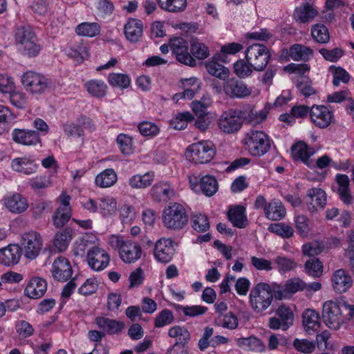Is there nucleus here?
<instances>
[{
    "mask_svg": "<svg viewBox=\"0 0 354 354\" xmlns=\"http://www.w3.org/2000/svg\"><path fill=\"white\" fill-rule=\"evenodd\" d=\"M322 319L330 328L337 330L346 320H354V301H327L323 305Z\"/></svg>",
    "mask_w": 354,
    "mask_h": 354,
    "instance_id": "nucleus-1",
    "label": "nucleus"
},
{
    "mask_svg": "<svg viewBox=\"0 0 354 354\" xmlns=\"http://www.w3.org/2000/svg\"><path fill=\"white\" fill-rule=\"evenodd\" d=\"M188 216L184 207L179 203H174L166 207L162 212L164 225L172 230H180L187 223Z\"/></svg>",
    "mask_w": 354,
    "mask_h": 354,
    "instance_id": "nucleus-2",
    "label": "nucleus"
},
{
    "mask_svg": "<svg viewBox=\"0 0 354 354\" xmlns=\"http://www.w3.org/2000/svg\"><path fill=\"white\" fill-rule=\"evenodd\" d=\"M216 154L214 145L210 141H201L189 145L185 156L189 161L196 164L209 162Z\"/></svg>",
    "mask_w": 354,
    "mask_h": 354,
    "instance_id": "nucleus-3",
    "label": "nucleus"
},
{
    "mask_svg": "<svg viewBox=\"0 0 354 354\" xmlns=\"http://www.w3.org/2000/svg\"><path fill=\"white\" fill-rule=\"evenodd\" d=\"M268 283L266 282H259L252 288L249 295V303L254 312L262 313L272 304V295L268 291Z\"/></svg>",
    "mask_w": 354,
    "mask_h": 354,
    "instance_id": "nucleus-4",
    "label": "nucleus"
},
{
    "mask_svg": "<svg viewBox=\"0 0 354 354\" xmlns=\"http://www.w3.org/2000/svg\"><path fill=\"white\" fill-rule=\"evenodd\" d=\"M245 54L248 63L257 71H263L271 58L269 48L259 43L249 46L246 48Z\"/></svg>",
    "mask_w": 354,
    "mask_h": 354,
    "instance_id": "nucleus-5",
    "label": "nucleus"
},
{
    "mask_svg": "<svg viewBox=\"0 0 354 354\" xmlns=\"http://www.w3.org/2000/svg\"><path fill=\"white\" fill-rule=\"evenodd\" d=\"M246 118L245 111L239 109H229L219 117L217 124L219 129L225 133L231 134L237 132Z\"/></svg>",
    "mask_w": 354,
    "mask_h": 354,
    "instance_id": "nucleus-6",
    "label": "nucleus"
},
{
    "mask_svg": "<svg viewBox=\"0 0 354 354\" xmlns=\"http://www.w3.org/2000/svg\"><path fill=\"white\" fill-rule=\"evenodd\" d=\"M245 144L254 156H261L270 149L268 136L261 131H251L246 134Z\"/></svg>",
    "mask_w": 354,
    "mask_h": 354,
    "instance_id": "nucleus-7",
    "label": "nucleus"
},
{
    "mask_svg": "<svg viewBox=\"0 0 354 354\" xmlns=\"http://www.w3.org/2000/svg\"><path fill=\"white\" fill-rule=\"evenodd\" d=\"M42 247V239L39 233L30 231L21 237V250L24 257L28 259H35L39 254Z\"/></svg>",
    "mask_w": 354,
    "mask_h": 354,
    "instance_id": "nucleus-8",
    "label": "nucleus"
},
{
    "mask_svg": "<svg viewBox=\"0 0 354 354\" xmlns=\"http://www.w3.org/2000/svg\"><path fill=\"white\" fill-rule=\"evenodd\" d=\"M21 83L25 89L32 94H41L48 88L46 77L34 71H27L21 76Z\"/></svg>",
    "mask_w": 354,
    "mask_h": 354,
    "instance_id": "nucleus-9",
    "label": "nucleus"
},
{
    "mask_svg": "<svg viewBox=\"0 0 354 354\" xmlns=\"http://www.w3.org/2000/svg\"><path fill=\"white\" fill-rule=\"evenodd\" d=\"M277 317H272L269 319V327L272 330L281 329L287 330L294 322V313L292 309L285 305H280L276 310Z\"/></svg>",
    "mask_w": 354,
    "mask_h": 354,
    "instance_id": "nucleus-10",
    "label": "nucleus"
},
{
    "mask_svg": "<svg viewBox=\"0 0 354 354\" xmlns=\"http://www.w3.org/2000/svg\"><path fill=\"white\" fill-rule=\"evenodd\" d=\"M170 47L179 62L190 66L196 65V60L188 53V43L185 39L182 37L171 39Z\"/></svg>",
    "mask_w": 354,
    "mask_h": 354,
    "instance_id": "nucleus-11",
    "label": "nucleus"
},
{
    "mask_svg": "<svg viewBox=\"0 0 354 354\" xmlns=\"http://www.w3.org/2000/svg\"><path fill=\"white\" fill-rule=\"evenodd\" d=\"M311 122L317 127H328L334 119L333 113L324 105H313L310 109Z\"/></svg>",
    "mask_w": 354,
    "mask_h": 354,
    "instance_id": "nucleus-12",
    "label": "nucleus"
},
{
    "mask_svg": "<svg viewBox=\"0 0 354 354\" xmlns=\"http://www.w3.org/2000/svg\"><path fill=\"white\" fill-rule=\"evenodd\" d=\"M175 254L174 242L171 239L162 238L154 245L155 259L161 263L169 262Z\"/></svg>",
    "mask_w": 354,
    "mask_h": 354,
    "instance_id": "nucleus-13",
    "label": "nucleus"
},
{
    "mask_svg": "<svg viewBox=\"0 0 354 354\" xmlns=\"http://www.w3.org/2000/svg\"><path fill=\"white\" fill-rule=\"evenodd\" d=\"M223 90L225 93L231 98H245L252 93V89L250 87H248L243 82L235 78H231L225 82Z\"/></svg>",
    "mask_w": 354,
    "mask_h": 354,
    "instance_id": "nucleus-14",
    "label": "nucleus"
},
{
    "mask_svg": "<svg viewBox=\"0 0 354 354\" xmlns=\"http://www.w3.org/2000/svg\"><path fill=\"white\" fill-rule=\"evenodd\" d=\"M52 277L58 281H66L73 274V268L69 261L64 257H59L53 262L51 269Z\"/></svg>",
    "mask_w": 354,
    "mask_h": 354,
    "instance_id": "nucleus-15",
    "label": "nucleus"
},
{
    "mask_svg": "<svg viewBox=\"0 0 354 354\" xmlns=\"http://www.w3.org/2000/svg\"><path fill=\"white\" fill-rule=\"evenodd\" d=\"M109 261L110 257L108 253L98 247H93L87 252L88 264L94 270H104L108 266Z\"/></svg>",
    "mask_w": 354,
    "mask_h": 354,
    "instance_id": "nucleus-16",
    "label": "nucleus"
},
{
    "mask_svg": "<svg viewBox=\"0 0 354 354\" xmlns=\"http://www.w3.org/2000/svg\"><path fill=\"white\" fill-rule=\"evenodd\" d=\"M21 256L19 245L10 244L0 249V263L6 266H12L18 263Z\"/></svg>",
    "mask_w": 354,
    "mask_h": 354,
    "instance_id": "nucleus-17",
    "label": "nucleus"
},
{
    "mask_svg": "<svg viewBox=\"0 0 354 354\" xmlns=\"http://www.w3.org/2000/svg\"><path fill=\"white\" fill-rule=\"evenodd\" d=\"M353 283L352 277L344 269L337 270L333 274L332 285L337 293L346 292L352 287Z\"/></svg>",
    "mask_w": 354,
    "mask_h": 354,
    "instance_id": "nucleus-18",
    "label": "nucleus"
},
{
    "mask_svg": "<svg viewBox=\"0 0 354 354\" xmlns=\"http://www.w3.org/2000/svg\"><path fill=\"white\" fill-rule=\"evenodd\" d=\"M14 142L24 145H35L41 143L39 133L36 131L15 129L12 132Z\"/></svg>",
    "mask_w": 354,
    "mask_h": 354,
    "instance_id": "nucleus-19",
    "label": "nucleus"
},
{
    "mask_svg": "<svg viewBox=\"0 0 354 354\" xmlns=\"http://www.w3.org/2000/svg\"><path fill=\"white\" fill-rule=\"evenodd\" d=\"M314 152V150L310 149L308 145L302 141L297 142L291 147V153L292 157L295 160H301L306 166L310 168H313L315 166L313 160L310 159V156L313 155Z\"/></svg>",
    "mask_w": 354,
    "mask_h": 354,
    "instance_id": "nucleus-20",
    "label": "nucleus"
},
{
    "mask_svg": "<svg viewBox=\"0 0 354 354\" xmlns=\"http://www.w3.org/2000/svg\"><path fill=\"white\" fill-rule=\"evenodd\" d=\"M142 253V248L138 243L126 241L119 254L120 259L124 262L131 263L140 259Z\"/></svg>",
    "mask_w": 354,
    "mask_h": 354,
    "instance_id": "nucleus-21",
    "label": "nucleus"
},
{
    "mask_svg": "<svg viewBox=\"0 0 354 354\" xmlns=\"http://www.w3.org/2000/svg\"><path fill=\"white\" fill-rule=\"evenodd\" d=\"M95 323L104 333L105 335H115L120 333L124 328V322L105 317H97Z\"/></svg>",
    "mask_w": 354,
    "mask_h": 354,
    "instance_id": "nucleus-22",
    "label": "nucleus"
},
{
    "mask_svg": "<svg viewBox=\"0 0 354 354\" xmlns=\"http://www.w3.org/2000/svg\"><path fill=\"white\" fill-rule=\"evenodd\" d=\"M326 202V196L324 190L320 188H312L308 192L306 204L308 211L313 212L319 207L324 208Z\"/></svg>",
    "mask_w": 354,
    "mask_h": 354,
    "instance_id": "nucleus-23",
    "label": "nucleus"
},
{
    "mask_svg": "<svg viewBox=\"0 0 354 354\" xmlns=\"http://www.w3.org/2000/svg\"><path fill=\"white\" fill-rule=\"evenodd\" d=\"M46 281L40 277H34L30 280L24 290V294L31 299H39L46 292Z\"/></svg>",
    "mask_w": 354,
    "mask_h": 354,
    "instance_id": "nucleus-24",
    "label": "nucleus"
},
{
    "mask_svg": "<svg viewBox=\"0 0 354 354\" xmlns=\"http://www.w3.org/2000/svg\"><path fill=\"white\" fill-rule=\"evenodd\" d=\"M302 323L304 330L309 335L317 331L320 326L319 314L313 309H306L302 313Z\"/></svg>",
    "mask_w": 354,
    "mask_h": 354,
    "instance_id": "nucleus-25",
    "label": "nucleus"
},
{
    "mask_svg": "<svg viewBox=\"0 0 354 354\" xmlns=\"http://www.w3.org/2000/svg\"><path fill=\"white\" fill-rule=\"evenodd\" d=\"M124 32L127 40L132 43L138 42L143 32L142 21L134 18L129 19L124 25Z\"/></svg>",
    "mask_w": 354,
    "mask_h": 354,
    "instance_id": "nucleus-26",
    "label": "nucleus"
},
{
    "mask_svg": "<svg viewBox=\"0 0 354 354\" xmlns=\"http://www.w3.org/2000/svg\"><path fill=\"white\" fill-rule=\"evenodd\" d=\"M335 183L337 187L336 192L338 194L340 199L346 204H350L352 201V196L350 190V179L346 174H338L335 176Z\"/></svg>",
    "mask_w": 354,
    "mask_h": 354,
    "instance_id": "nucleus-27",
    "label": "nucleus"
},
{
    "mask_svg": "<svg viewBox=\"0 0 354 354\" xmlns=\"http://www.w3.org/2000/svg\"><path fill=\"white\" fill-rule=\"evenodd\" d=\"M227 218L238 228H244L248 225L245 208L242 205L232 206L227 212Z\"/></svg>",
    "mask_w": 354,
    "mask_h": 354,
    "instance_id": "nucleus-28",
    "label": "nucleus"
},
{
    "mask_svg": "<svg viewBox=\"0 0 354 354\" xmlns=\"http://www.w3.org/2000/svg\"><path fill=\"white\" fill-rule=\"evenodd\" d=\"M73 236L71 227H67L58 231L54 236L53 245L59 252H64L68 247Z\"/></svg>",
    "mask_w": 354,
    "mask_h": 354,
    "instance_id": "nucleus-29",
    "label": "nucleus"
},
{
    "mask_svg": "<svg viewBox=\"0 0 354 354\" xmlns=\"http://www.w3.org/2000/svg\"><path fill=\"white\" fill-rule=\"evenodd\" d=\"M4 203L11 212L15 214H21L25 212L28 207L26 198L20 194H14L10 196L6 197L4 200Z\"/></svg>",
    "mask_w": 354,
    "mask_h": 354,
    "instance_id": "nucleus-30",
    "label": "nucleus"
},
{
    "mask_svg": "<svg viewBox=\"0 0 354 354\" xmlns=\"http://www.w3.org/2000/svg\"><path fill=\"white\" fill-rule=\"evenodd\" d=\"M264 214L269 220L279 221L285 217L286 211L280 201L272 200L268 203V209Z\"/></svg>",
    "mask_w": 354,
    "mask_h": 354,
    "instance_id": "nucleus-31",
    "label": "nucleus"
},
{
    "mask_svg": "<svg viewBox=\"0 0 354 354\" xmlns=\"http://www.w3.org/2000/svg\"><path fill=\"white\" fill-rule=\"evenodd\" d=\"M168 335L171 338H176V342L174 346L180 345L185 346L191 339L189 330L184 326H175L168 330Z\"/></svg>",
    "mask_w": 354,
    "mask_h": 354,
    "instance_id": "nucleus-32",
    "label": "nucleus"
},
{
    "mask_svg": "<svg viewBox=\"0 0 354 354\" xmlns=\"http://www.w3.org/2000/svg\"><path fill=\"white\" fill-rule=\"evenodd\" d=\"M159 7L167 12L171 13L182 12L185 10L187 0H156Z\"/></svg>",
    "mask_w": 354,
    "mask_h": 354,
    "instance_id": "nucleus-33",
    "label": "nucleus"
},
{
    "mask_svg": "<svg viewBox=\"0 0 354 354\" xmlns=\"http://www.w3.org/2000/svg\"><path fill=\"white\" fill-rule=\"evenodd\" d=\"M151 194L155 201L158 202H166L174 195V192L169 185L158 183L152 187Z\"/></svg>",
    "mask_w": 354,
    "mask_h": 354,
    "instance_id": "nucleus-34",
    "label": "nucleus"
},
{
    "mask_svg": "<svg viewBox=\"0 0 354 354\" xmlns=\"http://www.w3.org/2000/svg\"><path fill=\"white\" fill-rule=\"evenodd\" d=\"M12 168L25 174H30L35 171L37 165L32 160L27 158H17L12 161Z\"/></svg>",
    "mask_w": 354,
    "mask_h": 354,
    "instance_id": "nucleus-35",
    "label": "nucleus"
},
{
    "mask_svg": "<svg viewBox=\"0 0 354 354\" xmlns=\"http://www.w3.org/2000/svg\"><path fill=\"white\" fill-rule=\"evenodd\" d=\"M290 55L294 60L306 62L313 55V50L310 47L296 44L290 47Z\"/></svg>",
    "mask_w": 354,
    "mask_h": 354,
    "instance_id": "nucleus-36",
    "label": "nucleus"
},
{
    "mask_svg": "<svg viewBox=\"0 0 354 354\" xmlns=\"http://www.w3.org/2000/svg\"><path fill=\"white\" fill-rule=\"evenodd\" d=\"M15 41L19 47L36 39L35 34L29 26H22L17 28L15 35Z\"/></svg>",
    "mask_w": 354,
    "mask_h": 354,
    "instance_id": "nucleus-37",
    "label": "nucleus"
},
{
    "mask_svg": "<svg viewBox=\"0 0 354 354\" xmlns=\"http://www.w3.org/2000/svg\"><path fill=\"white\" fill-rule=\"evenodd\" d=\"M311 36L316 43L320 44H328L330 39L328 28L320 24H317L312 26Z\"/></svg>",
    "mask_w": 354,
    "mask_h": 354,
    "instance_id": "nucleus-38",
    "label": "nucleus"
},
{
    "mask_svg": "<svg viewBox=\"0 0 354 354\" xmlns=\"http://www.w3.org/2000/svg\"><path fill=\"white\" fill-rule=\"evenodd\" d=\"M117 174L113 169H106L95 178V184L100 187H109L117 181Z\"/></svg>",
    "mask_w": 354,
    "mask_h": 354,
    "instance_id": "nucleus-39",
    "label": "nucleus"
},
{
    "mask_svg": "<svg viewBox=\"0 0 354 354\" xmlns=\"http://www.w3.org/2000/svg\"><path fill=\"white\" fill-rule=\"evenodd\" d=\"M154 180L153 172H147L144 175H135L129 179V185L132 188L144 189L150 186Z\"/></svg>",
    "mask_w": 354,
    "mask_h": 354,
    "instance_id": "nucleus-40",
    "label": "nucleus"
},
{
    "mask_svg": "<svg viewBox=\"0 0 354 354\" xmlns=\"http://www.w3.org/2000/svg\"><path fill=\"white\" fill-rule=\"evenodd\" d=\"M205 68L209 74L221 80H225L229 76V70L214 61L207 62Z\"/></svg>",
    "mask_w": 354,
    "mask_h": 354,
    "instance_id": "nucleus-41",
    "label": "nucleus"
},
{
    "mask_svg": "<svg viewBox=\"0 0 354 354\" xmlns=\"http://www.w3.org/2000/svg\"><path fill=\"white\" fill-rule=\"evenodd\" d=\"M200 187L205 195L212 196L218 190V183L214 176H205L201 178Z\"/></svg>",
    "mask_w": 354,
    "mask_h": 354,
    "instance_id": "nucleus-42",
    "label": "nucleus"
},
{
    "mask_svg": "<svg viewBox=\"0 0 354 354\" xmlns=\"http://www.w3.org/2000/svg\"><path fill=\"white\" fill-rule=\"evenodd\" d=\"M78 35L93 37L100 34V26L97 23H82L76 27Z\"/></svg>",
    "mask_w": 354,
    "mask_h": 354,
    "instance_id": "nucleus-43",
    "label": "nucleus"
},
{
    "mask_svg": "<svg viewBox=\"0 0 354 354\" xmlns=\"http://www.w3.org/2000/svg\"><path fill=\"white\" fill-rule=\"evenodd\" d=\"M88 92L95 97H102L106 95V85L100 80H91L86 84Z\"/></svg>",
    "mask_w": 354,
    "mask_h": 354,
    "instance_id": "nucleus-44",
    "label": "nucleus"
},
{
    "mask_svg": "<svg viewBox=\"0 0 354 354\" xmlns=\"http://www.w3.org/2000/svg\"><path fill=\"white\" fill-rule=\"evenodd\" d=\"M297 19L300 22L306 23L313 19L317 14V11L308 3L295 10Z\"/></svg>",
    "mask_w": 354,
    "mask_h": 354,
    "instance_id": "nucleus-45",
    "label": "nucleus"
},
{
    "mask_svg": "<svg viewBox=\"0 0 354 354\" xmlns=\"http://www.w3.org/2000/svg\"><path fill=\"white\" fill-rule=\"evenodd\" d=\"M71 216V207L57 208L53 216V222L55 227H62Z\"/></svg>",
    "mask_w": 354,
    "mask_h": 354,
    "instance_id": "nucleus-46",
    "label": "nucleus"
},
{
    "mask_svg": "<svg viewBox=\"0 0 354 354\" xmlns=\"http://www.w3.org/2000/svg\"><path fill=\"white\" fill-rule=\"evenodd\" d=\"M216 322L223 328L228 329H235L239 325L237 317L232 312H229L224 315H219Z\"/></svg>",
    "mask_w": 354,
    "mask_h": 354,
    "instance_id": "nucleus-47",
    "label": "nucleus"
},
{
    "mask_svg": "<svg viewBox=\"0 0 354 354\" xmlns=\"http://www.w3.org/2000/svg\"><path fill=\"white\" fill-rule=\"evenodd\" d=\"M329 71L333 74V84L335 86H339L340 82L346 84L349 82L350 75L344 68L331 66L329 67Z\"/></svg>",
    "mask_w": 354,
    "mask_h": 354,
    "instance_id": "nucleus-48",
    "label": "nucleus"
},
{
    "mask_svg": "<svg viewBox=\"0 0 354 354\" xmlns=\"http://www.w3.org/2000/svg\"><path fill=\"white\" fill-rule=\"evenodd\" d=\"M20 52L28 57H35L39 55L41 50V45L38 43L37 39L32 40L29 43L19 48Z\"/></svg>",
    "mask_w": 354,
    "mask_h": 354,
    "instance_id": "nucleus-49",
    "label": "nucleus"
},
{
    "mask_svg": "<svg viewBox=\"0 0 354 354\" xmlns=\"http://www.w3.org/2000/svg\"><path fill=\"white\" fill-rule=\"evenodd\" d=\"M192 227L194 230L202 232L209 228V223L207 216L201 214H195L192 216Z\"/></svg>",
    "mask_w": 354,
    "mask_h": 354,
    "instance_id": "nucleus-50",
    "label": "nucleus"
},
{
    "mask_svg": "<svg viewBox=\"0 0 354 354\" xmlns=\"http://www.w3.org/2000/svg\"><path fill=\"white\" fill-rule=\"evenodd\" d=\"M305 270L309 275L319 277L323 272V264L318 259H312L306 262Z\"/></svg>",
    "mask_w": 354,
    "mask_h": 354,
    "instance_id": "nucleus-51",
    "label": "nucleus"
},
{
    "mask_svg": "<svg viewBox=\"0 0 354 354\" xmlns=\"http://www.w3.org/2000/svg\"><path fill=\"white\" fill-rule=\"evenodd\" d=\"M109 83L113 86L126 88L130 85V78L125 74L111 73L108 77Z\"/></svg>",
    "mask_w": 354,
    "mask_h": 354,
    "instance_id": "nucleus-52",
    "label": "nucleus"
},
{
    "mask_svg": "<svg viewBox=\"0 0 354 354\" xmlns=\"http://www.w3.org/2000/svg\"><path fill=\"white\" fill-rule=\"evenodd\" d=\"M285 287L289 297L297 291L305 290L306 283L299 278H292L286 281Z\"/></svg>",
    "mask_w": 354,
    "mask_h": 354,
    "instance_id": "nucleus-53",
    "label": "nucleus"
},
{
    "mask_svg": "<svg viewBox=\"0 0 354 354\" xmlns=\"http://www.w3.org/2000/svg\"><path fill=\"white\" fill-rule=\"evenodd\" d=\"M269 230L270 232L285 239L292 236L294 233L292 227L283 223L272 224L269 227Z\"/></svg>",
    "mask_w": 354,
    "mask_h": 354,
    "instance_id": "nucleus-54",
    "label": "nucleus"
},
{
    "mask_svg": "<svg viewBox=\"0 0 354 354\" xmlns=\"http://www.w3.org/2000/svg\"><path fill=\"white\" fill-rule=\"evenodd\" d=\"M192 54L197 59H203L209 56L208 48L203 44L200 42L197 39L192 40L191 44Z\"/></svg>",
    "mask_w": 354,
    "mask_h": 354,
    "instance_id": "nucleus-55",
    "label": "nucleus"
},
{
    "mask_svg": "<svg viewBox=\"0 0 354 354\" xmlns=\"http://www.w3.org/2000/svg\"><path fill=\"white\" fill-rule=\"evenodd\" d=\"M192 115L188 112H183L178 113L171 120V124L175 129L182 130L187 127V122L193 120Z\"/></svg>",
    "mask_w": 354,
    "mask_h": 354,
    "instance_id": "nucleus-56",
    "label": "nucleus"
},
{
    "mask_svg": "<svg viewBox=\"0 0 354 354\" xmlns=\"http://www.w3.org/2000/svg\"><path fill=\"white\" fill-rule=\"evenodd\" d=\"M175 308L179 311L181 310L184 315L188 317H196L205 314L207 308L203 306H183L178 304L174 305Z\"/></svg>",
    "mask_w": 354,
    "mask_h": 354,
    "instance_id": "nucleus-57",
    "label": "nucleus"
},
{
    "mask_svg": "<svg viewBox=\"0 0 354 354\" xmlns=\"http://www.w3.org/2000/svg\"><path fill=\"white\" fill-rule=\"evenodd\" d=\"M98 206L104 216L111 215L117 210V203L113 198H102Z\"/></svg>",
    "mask_w": 354,
    "mask_h": 354,
    "instance_id": "nucleus-58",
    "label": "nucleus"
},
{
    "mask_svg": "<svg viewBox=\"0 0 354 354\" xmlns=\"http://www.w3.org/2000/svg\"><path fill=\"white\" fill-rule=\"evenodd\" d=\"M268 292L270 295H272V300L274 298L277 300H282L288 298V294L286 290L285 284L281 285L276 282L268 283Z\"/></svg>",
    "mask_w": 354,
    "mask_h": 354,
    "instance_id": "nucleus-59",
    "label": "nucleus"
},
{
    "mask_svg": "<svg viewBox=\"0 0 354 354\" xmlns=\"http://www.w3.org/2000/svg\"><path fill=\"white\" fill-rule=\"evenodd\" d=\"M319 53L322 55L324 59L330 62H337L344 55V50L339 47L332 50L320 48Z\"/></svg>",
    "mask_w": 354,
    "mask_h": 354,
    "instance_id": "nucleus-60",
    "label": "nucleus"
},
{
    "mask_svg": "<svg viewBox=\"0 0 354 354\" xmlns=\"http://www.w3.org/2000/svg\"><path fill=\"white\" fill-rule=\"evenodd\" d=\"M234 73L241 78H245L250 75L252 73L253 68L248 62L243 59L238 60L234 64Z\"/></svg>",
    "mask_w": 354,
    "mask_h": 354,
    "instance_id": "nucleus-61",
    "label": "nucleus"
},
{
    "mask_svg": "<svg viewBox=\"0 0 354 354\" xmlns=\"http://www.w3.org/2000/svg\"><path fill=\"white\" fill-rule=\"evenodd\" d=\"M138 129L144 136L153 137L159 133V127L153 122L144 121L138 124Z\"/></svg>",
    "mask_w": 354,
    "mask_h": 354,
    "instance_id": "nucleus-62",
    "label": "nucleus"
},
{
    "mask_svg": "<svg viewBox=\"0 0 354 354\" xmlns=\"http://www.w3.org/2000/svg\"><path fill=\"white\" fill-rule=\"evenodd\" d=\"M323 250V244L317 241L306 243L302 246L303 254L309 257L318 255Z\"/></svg>",
    "mask_w": 354,
    "mask_h": 354,
    "instance_id": "nucleus-63",
    "label": "nucleus"
},
{
    "mask_svg": "<svg viewBox=\"0 0 354 354\" xmlns=\"http://www.w3.org/2000/svg\"><path fill=\"white\" fill-rule=\"evenodd\" d=\"M301 95L308 97L316 93V90L313 87L312 82L308 78H302L298 81L296 84Z\"/></svg>",
    "mask_w": 354,
    "mask_h": 354,
    "instance_id": "nucleus-64",
    "label": "nucleus"
}]
</instances>
